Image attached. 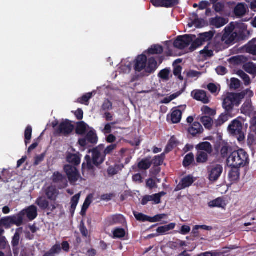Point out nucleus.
<instances>
[{
    "instance_id": "ddd939ff",
    "label": "nucleus",
    "mask_w": 256,
    "mask_h": 256,
    "mask_svg": "<svg viewBox=\"0 0 256 256\" xmlns=\"http://www.w3.org/2000/svg\"><path fill=\"white\" fill-rule=\"evenodd\" d=\"M192 95L194 99L201 101L204 104L209 102V98L207 96L206 92L202 90H194L192 92Z\"/></svg>"
},
{
    "instance_id": "c756f323",
    "label": "nucleus",
    "mask_w": 256,
    "mask_h": 256,
    "mask_svg": "<svg viewBox=\"0 0 256 256\" xmlns=\"http://www.w3.org/2000/svg\"><path fill=\"white\" fill-rule=\"evenodd\" d=\"M246 7L243 4H238L234 8V14L236 16H243L246 12Z\"/></svg>"
},
{
    "instance_id": "13d9d810",
    "label": "nucleus",
    "mask_w": 256,
    "mask_h": 256,
    "mask_svg": "<svg viewBox=\"0 0 256 256\" xmlns=\"http://www.w3.org/2000/svg\"><path fill=\"white\" fill-rule=\"evenodd\" d=\"M208 89L212 94L216 93L220 90V86L214 84H210L208 85Z\"/></svg>"
},
{
    "instance_id": "20e7f679",
    "label": "nucleus",
    "mask_w": 256,
    "mask_h": 256,
    "mask_svg": "<svg viewBox=\"0 0 256 256\" xmlns=\"http://www.w3.org/2000/svg\"><path fill=\"white\" fill-rule=\"evenodd\" d=\"M244 120L240 117H238L233 120L228 126V132L237 137L238 141H242L244 138V133L242 131V125Z\"/></svg>"
},
{
    "instance_id": "0e129e2a",
    "label": "nucleus",
    "mask_w": 256,
    "mask_h": 256,
    "mask_svg": "<svg viewBox=\"0 0 256 256\" xmlns=\"http://www.w3.org/2000/svg\"><path fill=\"white\" fill-rule=\"evenodd\" d=\"M116 144H112L107 146L104 152V155L110 154L116 148Z\"/></svg>"
},
{
    "instance_id": "393cba45",
    "label": "nucleus",
    "mask_w": 256,
    "mask_h": 256,
    "mask_svg": "<svg viewBox=\"0 0 256 256\" xmlns=\"http://www.w3.org/2000/svg\"><path fill=\"white\" fill-rule=\"evenodd\" d=\"M4 223H12L16 225H20L22 223V218L21 216H13L6 217L2 220Z\"/></svg>"
},
{
    "instance_id": "bb28decb",
    "label": "nucleus",
    "mask_w": 256,
    "mask_h": 256,
    "mask_svg": "<svg viewBox=\"0 0 256 256\" xmlns=\"http://www.w3.org/2000/svg\"><path fill=\"white\" fill-rule=\"evenodd\" d=\"M175 226V223H170L168 225L158 227L156 230V232L160 234H167L170 230H173Z\"/></svg>"
},
{
    "instance_id": "864d4df0",
    "label": "nucleus",
    "mask_w": 256,
    "mask_h": 256,
    "mask_svg": "<svg viewBox=\"0 0 256 256\" xmlns=\"http://www.w3.org/2000/svg\"><path fill=\"white\" fill-rule=\"evenodd\" d=\"M112 224H117L124 220V217L122 215L113 216L109 218Z\"/></svg>"
},
{
    "instance_id": "9b49d317",
    "label": "nucleus",
    "mask_w": 256,
    "mask_h": 256,
    "mask_svg": "<svg viewBox=\"0 0 256 256\" xmlns=\"http://www.w3.org/2000/svg\"><path fill=\"white\" fill-rule=\"evenodd\" d=\"M234 32L242 38L247 37L250 34V32L248 30L247 26L243 23H234Z\"/></svg>"
},
{
    "instance_id": "aec40b11",
    "label": "nucleus",
    "mask_w": 256,
    "mask_h": 256,
    "mask_svg": "<svg viewBox=\"0 0 256 256\" xmlns=\"http://www.w3.org/2000/svg\"><path fill=\"white\" fill-rule=\"evenodd\" d=\"M89 152L92 153V162L94 164L98 165L104 162V156H101L100 152L96 149H94Z\"/></svg>"
},
{
    "instance_id": "7c9ffc66",
    "label": "nucleus",
    "mask_w": 256,
    "mask_h": 256,
    "mask_svg": "<svg viewBox=\"0 0 256 256\" xmlns=\"http://www.w3.org/2000/svg\"><path fill=\"white\" fill-rule=\"evenodd\" d=\"M196 148L198 151H203L208 153H210L212 152L211 145L208 142L200 143L196 146Z\"/></svg>"
},
{
    "instance_id": "5701e85b",
    "label": "nucleus",
    "mask_w": 256,
    "mask_h": 256,
    "mask_svg": "<svg viewBox=\"0 0 256 256\" xmlns=\"http://www.w3.org/2000/svg\"><path fill=\"white\" fill-rule=\"evenodd\" d=\"M193 182L194 180L192 177L190 176H186L180 182L176 187V190H178L190 186L193 183Z\"/></svg>"
},
{
    "instance_id": "f03ea898",
    "label": "nucleus",
    "mask_w": 256,
    "mask_h": 256,
    "mask_svg": "<svg viewBox=\"0 0 256 256\" xmlns=\"http://www.w3.org/2000/svg\"><path fill=\"white\" fill-rule=\"evenodd\" d=\"M248 156L242 149L234 150L228 156V164L235 168L244 166L248 162Z\"/></svg>"
},
{
    "instance_id": "5fc2aeb1",
    "label": "nucleus",
    "mask_w": 256,
    "mask_h": 256,
    "mask_svg": "<svg viewBox=\"0 0 256 256\" xmlns=\"http://www.w3.org/2000/svg\"><path fill=\"white\" fill-rule=\"evenodd\" d=\"M240 81L236 78H232L230 80V88L231 89L236 90L240 88Z\"/></svg>"
},
{
    "instance_id": "412c9836",
    "label": "nucleus",
    "mask_w": 256,
    "mask_h": 256,
    "mask_svg": "<svg viewBox=\"0 0 256 256\" xmlns=\"http://www.w3.org/2000/svg\"><path fill=\"white\" fill-rule=\"evenodd\" d=\"M235 114H232L231 112H226L222 114L216 121V124L220 126L225 122H227L230 118L234 116Z\"/></svg>"
},
{
    "instance_id": "6e6d98bb",
    "label": "nucleus",
    "mask_w": 256,
    "mask_h": 256,
    "mask_svg": "<svg viewBox=\"0 0 256 256\" xmlns=\"http://www.w3.org/2000/svg\"><path fill=\"white\" fill-rule=\"evenodd\" d=\"M166 214H160L156 215L153 217H150L149 222H160L162 219L166 218Z\"/></svg>"
},
{
    "instance_id": "c85d7f7f",
    "label": "nucleus",
    "mask_w": 256,
    "mask_h": 256,
    "mask_svg": "<svg viewBox=\"0 0 256 256\" xmlns=\"http://www.w3.org/2000/svg\"><path fill=\"white\" fill-rule=\"evenodd\" d=\"M46 194L48 199L54 200L58 195V191L54 187L50 186L46 190Z\"/></svg>"
},
{
    "instance_id": "49530a36",
    "label": "nucleus",
    "mask_w": 256,
    "mask_h": 256,
    "mask_svg": "<svg viewBox=\"0 0 256 256\" xmlns=\"http://www.w3.org/2000/svg\"><path fill=\"white\" fill-rule=\"evenodd\" d=\"M61 250L60 246L59 244L54 246L50 252L46 254L44 256H54V254H58Z\"/></svg>"
},
{
    "instance_id": "2f4dec72",
    "label": "nucleus",
    "mask_w": 256,
    "mask_h": 256,
    "mask_svg": "<svg viewBox=\"0 0 256 256\" xmlns=\"http://www.w3.org/2000/svg\"><path fill=\"white\" fill-rule=\"evenodd\" d=\"M86 138L88 142L92 144L96 143L98 142V137L94 130L92 128L88 132Z\"/></svg>"
},
{
    "instance_id": "f257e3e1",
    "label": "nucleus",
    "mask_w": 256,
    "mask_h": 256,
    "mask_svg": "<svg viewBox=\"0 0 256 256\" xmlns=\"http://www.w3.org/2000/svg\"><path fill=\"white\" fill-rule=\"evenodd\" d=\"M246 94L249 97L253 96V92L247 90L240 93L226 94L223 98L222 106L226 112H232L235 108L239 106Z\"/></svg>"
},
{
    "instance_id": "4d7b16f0",
    "label": "nucleus",
    "mask_w": 256,
    "mask_h": 256,
    "mask_svg": "<svg viewBox=\"0 0 256 256\" xmlns=\"http://www.w3.org/2000/svg\"><path fill=\"white\" fill-rule=\"evenodd\" d=\"M202 111L203 114L208 115L210 116H213L216 114V112L214 110L210 108L207 106H204L202 108Z\"/></svg>"
},
{
    "instance_id": "a211bd4d",
    "label": "nucleus",
    "mask_w": 256,
    "mask_h": 256,
    "mask_svg": "<svg viewBox=\"0 0 256 256\" xmlns=\"http://www.w3.org/2000/svg\"><path fill=\"white\" fill-rule=\"evenodd\" d=\"M240 179V172L236 168L232 169L228 174V181L230 184H232L236 183Z\"/></svg>"
},
{
    "instance_id": "c9c22d12",
    "label": "nucleus",
    "mask_w": 256,
    "mask_h": 256,
    "mask_svg": "<svg viewBox=\"0 0 256 256\" xmlns=\"http://www.w3.org/2000/svg\"><path fill=\"white\" fill-rule=\"evenodd\" d=\"M93 196L92 194L88 195L86 198L81 211V214L84 215L86 213V210L89 207L92 201Z\"/></svg>"
},
{
    "instance_id": "79ce46f5",
    "label": "nucleus",
    "mask_w": 256,
    "mask_h": 256,
    "mask_svg": "<svg viewBox=\"0 0 256 256\" xmlns=\"http://www.w3.org/2000/svg\"><path fill=\"white\" fill-rule=\"evenodd\" d=\"M86 162H84L82 164V170L84 172L86 169L91 170L93 168L92 162L90 160V156H85Z\"/></svg>"
},
{
    "instance_id": "0eeeda50",
    "label": "nucleus",
    "mask_w": 256,
    "mask_h": 256,
    "mask_svg": "<svg viewBox=\"0 0 256 256\" xmlns=\"http://www.w3.org/2000/svg\"><path fill=\"white\" fill-rule=\"evenodd\" d=\"M213 36L214 34L212 32L200 34L198 38L190 46V50L194 51L197 48L202 45L203 42L209 41Z\"/></svg>"
},
{
    "instance_id": "58836bf2",
    "label": "nucleus",
    "mask_w": 256,
    "mask_h": 256,
    "mask_svg": "<svg viewBox=\"0 0 256 256\" xmlns=\"http://www.w3.org/2000/svg\"><path fill=\"white\" fill-rule=\"evenodd\" d=\"M244 70L249 74H256V66L252 63H247L244 65Z\"/></svg>"
},
{
    "instance_id": "a18cd8bd",
    "label": "nucleus",
    "mask_w": 256,
    "mask_h": 256,
    "mask_svg": "<svg viewBox=\"0 0 256 256\" xmlns=\"http://www.w3.org/2000/svg\"><path fill=\"white\" fill-rule=\"evenodd\" d=\"M92 93L89 92L84 95L81 98L78 100V102L80 103L84 104L86 105L88 104V100L92 98Z\"/></svg>"
},
{
    "instance_id": "37998d69",
    "label": "nucleus",
    "mask_w": 256,
    "mask_h": 256,
    "mask_svg": "<svg viewBox=\"0 0 256 256\" xmlns=\"http://www.w3.org/2000/svg\"><path fill=\"white\" fill-rule=\"evenodd\" d=\"M32 128L30 126H28L26 128L24 132V137H25V143L27 145L29 142L30 140L32 138Z\"/></svg>"
},
{
    "instance_id": "8fccbe9b",
    "label": "nucleus",
    "mask_w": 256,
    "mask_h": 256,
    "mask_svg": "<svg viewBox=\"0 0 256 256\" xmlns=\"http://www.w3.org/2000/svg\"><path fill=\"white\" fill-rule=\"evenodd\" d=\"M134 214L136 218L138 220L142 221V222H145V221L149 222L150 217L142 213H139V212H134Z\"/></svg>"
},
{
    "instance_id": "72a5a7b5",
    "label": "nucleus",
    "mask_w": 256,
    "mask_h": 256,
    "mask_svg": "<svg viewBox=\"0 0 256 256\" xmlns=\"http://www.w3.org/2000/svg\"><path fill=\"white\" fill-rule=\"evenodd\" d=\"M113 238H124L126 234V230L122 228H116L112 232Z\"/></svg>"
},
{
    "instance_id": "6e6552de",
    "label": "nucleus",
    "mask_w": 256,
    "mask_h": 256,
    "mask_svg": "<svg viewBox=\"0 0 256 256\" xmlns=\"http://www.w3.org/2000/svg\"><path fill=\"white\" fill-rule=\"evenodd\" d=\"M193 38L191 36L184 35L180 36L175 40L174 45L176 48L183 49L189 46Z\"/></svg>"
},
{
    "instance_id": "39448f33",
    "label": "nucleus",
    "mask_w": 256,
    "mask_h": 256,
    "mask_svg": "<svg viewBox=\"0 0 256 256\" xmlns=\"http://www.w3.org/2000/svg\"><path fill=\"white\" fill-rule=\"evenodd\" d=\"M234 22L230 24L224 28V33L222 37V40L226 44H230L235 40L238 34L234 32Z\"/></svg>"
},
{
    "instance_id": "423d86ee",
    "label": "nucleus",
    "mask_w": 256,
    "mask_h": 256,
    "mask_svg": "<svg viewBox=\"0 0 256 256\" xmlns=\"http://www.w3.org/2000/svg\"><path fill=\"white\" fill-rule=\"evenodd\" d=\"M223 171L222 166L220 164L210 166L208 170V178L211 182H215L220 176Z\"/></svg>"
},
{
    "instance_id": "09e8293b",
    "label": "nucleus",
    "mask_w": 256,
    "mask_h": 256,
    "mask_svg": "<svg viewBox=\"0 0 256 256\" xmlns=\"http://www.w3.org/2000/svg\"><path fill=\"white\" fill-rule=\"evenodd\" d=\"M236 74L243 79L246 84L248 85L250 84V80L249 76L242 70H238L236 72Z\"/></svg>"
},
{
    "instance_id": "69168bd1",
    "label": "nucleus",
    "mask_w": 256,
    "mask_h": 256,
    "mask_svg": "<svg viewBox=\"0 0 256 256\" xmlns=\"http://www.w3.org/2000/svg\"><path fill=\"white\" fill-rule=\"evenodd\" d=\"M182 68L180 66H175L174 70V76L178 77V78L182 80V76H181Z\"/></svg>"
},
{
    "instance_id": "e2e57ef3",
    "label": "nucleus",
    "mask_w": 256,
    "mask_h": 256,
    "mask_svg": "<svg viewBox=\"0 0 256 256\" xmlns=\"http://www.w3.org/2000/svg\"><path fill=\"white\" fill-rule=\"evenodd\" d=\"M200 54L204 57H210L213 55V51L211 49H209L208 47H206L200 51Z\"/></svg>"
},
{
    "instance_id": "2eb2a0df",
    "label": "nucleus",
    "mask_w": 256,
    "mask_h": 256,
    "mask_svg": "<svg viewBox=\"0 0 256 256\" xmlns=\"http://www.w3.org/2000/svg\"><path fill=\"white\" fill-rule=\"evenodd\" d=\"M203 132L201 124L198 122H194L188 128L189 133L193 136L200 134Z\"/></svg>"
},
{
    "instance_id": "4468645a",
    "label": "nucleus",
    "mask_w": 256,
    "mask_h": 256,
    "mask_svg": "<svg viewBox=\"0 0 256 256\" xmlns=\"http://www.w3.org/2000/svg\"><path fill=\"white\" fill-rule=\"evenodd\" d=\"M66 161L74 166H78L80 163V155L78 153L71 154L68 152L66 155Z\"/></svg>"
},
{
    "instance_id": "de8ad7c7",
    "label": "nucleus",
    "mask_w": 256,
    "mask_h": 256,
    "mask_svg": "<svg viewBox=\"0 0 256 256\" xmlns=\"http://www.w3.org/2000/svg\"><path fill=\"white\" fill-rule=\"evenodd\" d=\"M194 159V156L192 153L188 154L184 158L183 162V164L184 166H187L190 165L193 162Z\"/></svg>"
},
{
    "instance_id": "f704fd0d",
    "label": "nucleus",
    "mask_w": 256,
    "mask_h": 256,
    "mask_svg": "<svg viewBox=\"0 0 256 256\" xmlns=\"http://www.w3.org/2000/svg\"><path fill=\"white\" fill-rule=\"evenodd\" d=\"M247 52L256 55V39H253L246 46Z\"/></svg>"
},
{
    "instance_id": "6ab92c4d",
    "label": "nucleus",
    "mask_w": 256,
    "mask_h": 256,
    "mask_svg": "<svg viewBox=\"0 0 256 256\" xmlns=\"http://www.w3.org/2000/svg\"><path fill=\"white\" fill-rule=\"evenodd\" d=\"M228 22V20L221 17H216L212 18L210 20L212 25L215 26L217 28H220Z\"/></svg>"
},
{
    "instance_id": "cd10ccee",
    "label": "nucleus",
    "mask_w": 256,
    "mask_h": 256,
    "mask_svg": "<svg viewBox=\"0 0 256 256\" xmlns=\"http://www.w3.org/2000/svg\"><path fill=\"white\" fill-rule=\"evenodd\" d=\"M162 52L163 48L161 46L155 44L151 46L145 53L148 54H162Z\"/></svg>"
},
{
    "instance_id": "a19ab883",
    "label": "nucleus",
    "mask_w": 256,
    "mask_h": 256,
    "mask_svg": "<svg viewBox=\"0 0 256 256\" xmlns=\"http://www.w3.org/2000/svg\"><path fill=\"white\" fill-rule=\"evenodd\" d=\"M204 22L197 18H195L193 20L188 24L189 28L195 27L200 28L204 24Z\"/></svg>"
},
{
    "instance_id": "680f3d73",
    "label": "nucleus",
    "mask_w": 256,
    "mask_h": 256,
    "mask_svg": "<svg viewBox=\"0 0 256 256\" xmlns=\"http://www.w3.org/2000/svg\"><path fill=\"white\" fill-rule=\"evenodd\" d=\"M53 180L55 182H62L64 180V177L58 172H55L53 174Z\"/></svg>"
},
{
    "instance_id": "b1692460",
    "label": "nucleus",
    "mask_w": 256,
    "mask_h": 256,
    "mask_svg": "<svg viewBox=\"0 0 256 256\" xmlns=\"http://www.w3.org/2000/svg\"><path fill=\"white\" fill-rule=\"evenodd\" d=\"M208 206L210 208L218 207L224 208L226 206V202L223 198H218L210 202L208 204Z\"/></svg>"
},
{
    "instance_id": "7ed1b4c3",
    "label": "nucleus",
    "mask_w": 256,
    "mask_h": 256,
    "mask_svg": "<svg viewBox=\"0 0 256 256\" xmlns=\"http://www.w3.org/2000/svg\"><path fill=\"white\" fill-rule=\"evenodd\" d=\"M157 68V62L153 57L147 60L146 56L142 54L139 56L136 60L135 69L137 71L144 70L146 72L151 73L155 71Z\"/></svg>"
},
{
    "instance_id": "a878e982",
    "label": "nucleus",
    "mask_w": 256,
    "mask_h": 256,
    "mask_svg": "<svg viewBox=\"0 0 256 256\" xmlns=\"http://www.w3.org/2000/svg\"><path fill=\"white\" fill-rule=\"evenodd\" d=\"M90 129V128L87 124L84 122H80L77 124L76 132L79 134H83L86 132H88Z\"/></svg>"
},
{
    "instance_id": "bf43d9fd",
    "label": "nucleus",
    "mask_w": 256,
    "mask_h": 256,
    "mask_svg": "<svg viewBox=\"0 0 256 256\" xmlns=\"http://www.w3.org/2000/svg\"><path fill=\"white\" fill-rule=\"evenodd\" d=\"M176 140L174 138H172L170 140L167 146L166 147V152H168L170 151L173 147L176 145Z\"/></svg>"
},
{
    "instance_id": "3c124183",
    "label": "nucleus",
    "mask_w": 256,
    "mask_h": 256,
    "mask_svg": "<svg viewBox=\"0 0 256 256\" xmlns=\"http://www.w3.org/2000/svg\"><path fill=\"white\" fill-rule=\"evenodd\" d=\"M170 70L168 69H164L158 74V76L162 79L168 80L170 78Z\"/></svg>"
},
{
    "instance_id": "9d476101",
    "label": "nucleus",
    "mask_w": 256,
    "mask_h": 256,
    "mask_svg": "<svg viewBox=\"0 0 256 256\" xmlns=\"http://www.w3.org/2000/svg\"><path fill=\"white\" fill-rule=\"evenodd\" d=\"M74 126L68 120L61 122L58 128V132L64 135H68L74 130Z\"/></svg>"
},
{
    "instance_id": "338daca9",
    "label": "nucleus",
    "mask_w": 256,
    "mask_h": 256,
    "mask_svg": "<svg viewBox=\"0 0 256 256\" xmlns=\"http://www.w3.org/2000/svg\"><path fill=\"white\" fill-rule=\"evenodd\" d=\"M218 254L219 253L216 251L206 252L200 253L196 256H218Z\"/></svg>"
},
{
    "instance_id": "f8f14e48",
    "label": "nucleus",
    "mask_w": 256,
    "mask_h": 256,
    "mask_svg": "<svg viewBox=\"0 0 256 256\" xmlns=\"http://www.w3.org/2000/svg\"><path fill=\"white\" fill-rule=\"evenodd\" d=\"M150 2L155 7L170 8L178 3V0H150Z\"/></svg>"
},
{
    "instance_id": "4c0bfd02",
    "label": "nucleus",
    "mask_w": 256,
    "mask_h": 256,
    "mask_svg": "<svg viewBox=\"0 0 256 256\" xmlns=\"http://www.w3.org/2000/svg\"><path fill=\"white\" fill-rule=\"evenodd\" d=\"M152 162L150 158L142 160L138 164V167L140 170H146L151 166Z\"/></svg>"
},
{
    "instance_id": "1a4fd4ad",
    "label": "nucleus",
    "mask_w": 256,
    "mask_h": 256,
    "mask_svg": "<svg viewBox=\"0 0 256 256\" xmlns=\"http://www.w3.org/2000/svg\"><path fill=\"white\" fill-rule=\"evenodd\" d=\"M64 170L70 182L74 183L80 178V176L76 167L67 164L64 166Z\"/></svg>"
},
{
    "instance_id": "473e14b6",
    "label": "nucleus",
    "mask_w": 256,
    "mask_h": 256,
    "mask_svg": "<svg viewBox=\"0 0 256 256\" xmlns=\"http://www.w3.org/2000/svg\"><path fill=\"white\" fill-rule=\"evenodd\" d=\"M208 152L203 151H198L196 156V160L198 163H204L208 160Z\"/></svg>"
},
{
    "instance_id": "052dcab7",
    "label": "nucleus",
    "mask_w": 256,
    "mask_h": 256,
    "mask_svg": "<svg viewBox=\"0 0 256 256\" xmlns=\"http://www.w3.org/2000/svg\"><path fill=\"white\" fill-rule=\"evenodd\" d=\"M242 111L244 112H250L252 110V102L248 100L244 102L242 106Z\"/></svg>"
},
{
    "instance_id": "4be33fe9",
    "label": "nucleus",
    "mask_w": 256,
    "mask_h": 256,
    "mask_svg": "<svg viewBox=\"0 0 256 256\" xmlns=\"http://www.w3.org/2000/svg\"><path fill=\"white\" fill-rule=\"evenodd\" d=\"M182 116V112L179 109H174L172 110L170 116L171 121L174 124H177L180 122Z\"/></svg>"
},
{
    "instance_id": "603ef678",
    "label": "nucleus",
    "mask_w": 256,
    "mask_h": 256,
    "mask_svg": "<svg viewBox=\"0 0 256 256\" xmlns=\"http://www.w3.org/2000/svg\"><path fill=\"white\" fill-rule=\"evenodd\" d=\"M181 93L180 92H177L174 93L169 96L165 98L162 101V102L164 104H168L173 100L176 98L178 97Z\"/></svg>"
},
{
    "instance_id": "f3484780",
    "label": "nucleus",
    "mask_w": 256,
    "mask_h": 256,
    "mask_svg": "<svg viewBox=\"0 0 256 256\" xmlns=\"http://www.w3.org/2000/svg\"><path fill=\"white\" fill-rule=\"evenodd\" d=\"M36 204L42 209L48 208L53 210L56 208L54 204L49 206L48 202L44 197H40L36 200Z\"/></svg>"
},
{
    "instance_id": "dca6fc26",
    "label": "nucleus",
    "mask_w": 256,
    "mask_h": 256,
    "mask_svg": "<svg viewBox=\"0 0 256 256\" xmlns=\"http://www.w3.org/2000/svg\"><path fill=\"white\" fill-rule=\"evenodd\" d=\"M22 212L26 215L30 220H33L38 215L37 208L34 206H31L23 210Z\"/></svg>"
},
{
    "instance_id": "c03bdc74",
    "label": "nucleus",
    "mask_w": 256,
    "mask_h": 256,
    "mask_svg": "<svg viewBox=\"0 0 256 256\" xmlns=\"http://www.w3.org/2000/svg\"><path fill=\"white\" fill-rule=\"evenodd\" d=\"M132 66V64L130 62H127L124 64H122L120 68V72L124 74L129 73L131 70Z\"/></svg>"
},
{
    "instance_id": "ea45409f",
    "label": "nucleus",
    "mask_w": 256,
    "mask_h": 256,
    "mask_svg": "<svg viewBox=\"0 0 256 256\" xmlns=\"http://www.w3.org/2000/svg\"><path fill=\"white\" fill-rule=\"evenodd\" d=\"M80 193L76 194V195L74 196L72 198L70 211L72 213L74 212V211L78 205V204L80 198Z\"/></svg>"
},
{
    "instance_id": "774afa93",
    "label": "nucleus",
    "mask_w": 256,
    "mask_h": 256,
    "mask_svg": "<svg viewBox=\"0 0 256 256\" xmlns=\"http://www.w3.org/2000/svg\"><path fill=\"white\" fill-rule=\"evenodd\" d=\"M150 197H151L150 200L154 202V204H158L160 202V195L158 194L150 196Z\"/></svg>"
},
{
    "instance_id": "e433bc0d",
    "label": "nucleus",
    "mask_w": 256,
    "mask_h": 256,
    "mask_svg": "<svg viewBox=\"0 0 256 256\" xmlns=\"http://www.w3.org/2000/svg\"><path fill=\"white\" fill-rule=\"evenodd\" d=\"M200 122L206 128L210 129L212 124L213 120L210 116H202L200 118Z\"/></svg>"
}]
</instances>
